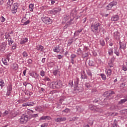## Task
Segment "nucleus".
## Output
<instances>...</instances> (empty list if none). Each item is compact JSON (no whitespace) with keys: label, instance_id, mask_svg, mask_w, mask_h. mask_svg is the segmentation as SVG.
<instances>
[{"label":"nucleus","instance_id":"18","mask_svg":"<svg viewBox=\"0 0 127 127\" xmlns=\"http://www.w3.org/2000/svg\"><path fill=\"white\" fill-rule=\"evenodd\" d=\"M8 61H9V58L8 57V56L6 59H2V62L4 65H7V62H8Z\"/></svg>","mask_w":127,"mask_h":127},{"label":"nucleus","instance_id":"19","mask_svg":"<svg viewBox=\"0 0 127 127\" xmlns=\"http://www.w3.org/2000/svg\"><path fill=\"white\" fill-rule=\"evenodd\" d=\"M81 78L82 80H84V79H88V76H87V74L85 73L84 71L81 73Z\"/></svg>","mask_w":127,"mask_h":127},{"label":"nucleus","instance_id":"4","mask_svg":"<svg viewBox=\"0 0 127 127\" xmlns=\"http://www.w3.org/2000/svg\"><path fill=\"white\" fill-rule=\"evenodd\" d=\"M28 121V116L27 115H22L20 118V124H26Z\"/></svg>","mask_w":127,"mask_h":127},{"label":"nucleus","instance_id":"39","mask_svg":"<svg viewBox=\"0 0 127 127\" xmlns=\"http://www.w3.org/2000/svg\"><path fill=\"white\" fill-rule=\"evenodd\" d=\"M9 37H10V33H5V39H8Z\"/></svg>","mask_w":127,"mask_h":127},{"label":"nucleus","instance_id":"38","mask_svg":"<svg viewBox=\"0 0 127 127\" xmlns=\"http://www.w3.org/2000/svg\"><path fill=\"white\" fill-rule=\"evenodd\" d=\"M34 105H35V103L33 102H28V107H33Z\"/></svg>","mask_w":127,"mask_h":127},{"label":"nucleus","instance_id":"58","mask_svg":"<svg viewBox=\"0 0 127 127\" xmlns=\"http://www.w3.org/2000/svg\"><path fill=\"white\" fill-rule=\"evenodd\" d=\"M122 69L124 70V71H127V67H126V66L124 65L123 67H122Z\"/></svg>","mask_w":127,"mask_h":127},{"label":"nucleus","instance_id":"55","mask_svg":"<svg viewBox=\"0 0 127 127\" xmlns=\"http://www.w3.org/2000/svg\"><path fill=\"white\" fill-rule=\"evenodd\" d=\"M31 117L32 118H37V117H38V114H32L31 115Z\"/></svg>","mask_w":127,"mask_h":127},{"label":"nucleus","instance_id":"47","mask_svg":"<svg viewBox=\"0 0 127 127\" xmlns=\"http://www.w3.org/2000/svg\"><path fill=\"white\" fill-rule=\"evenodd\" d=\"M60 122L61 123V122H65L66 119L65 117H61V118H60Z\"/></svg>","mask_w":127,"mask_h":127},{"label":"nucleus","instance_id":"1","mask_svg":"<svg viewBox=\"0 0 127 127\" xmlns=\"http://www.w3.org/2000/svg\"><path fill=\"white\" fill-rule=\"evenodd\" d=\"M100 26H101V24L98 22L92 23L90 27L91 31L94 33H95V34L99 33V32L101 31V30H100Z\"/></svg>","mask_w":127,"mask_h":127},{"label":"nucleus","instance_id":"49","mask_svg":"<svg viewBox=\"0 0 127 127\" xmlns=\"http://www.w3.org/2000/svg\"><path fill=\"white\" fill-rule=\"evenodd\" d=\"M40 74L41 76H42V77H44V76H45V72H44V71L42 70L40 71Z\"/></svg>","mask_w":127,"mask_h":127},{"label":"nucleus","instance_id":"26","mask_svg":"<svg viewBox=\"0 0 127 127\" xmlns=\"http://www.w3.org/2000/svg\"><path fill=\"white\" fill-rule=\"evenodd\" d=\"M29 8L30 11H33V8H34V4L32 3H30L29 5Z\"/></svg>","mask_w":127,"mask_h":127},{"label":"nucleus","instance_id":"51","mask_svg":"<svg viewBox=\"0 0 127 127\" xmlns=\"http://www.w3.org/2000/svg\"><path fill=\"white\" fill-rule=\"evenodd\" d=\"M55 121L56 122V123H61L60 122V118H55Z\"/></svg>","mask_w":127,"mask_h":127},{"label":"nucleus","instance_id":"63","mask_svg":"<svg viewBox=\"0 0 127 127\" xmlns=\"http://www.w3.org/2000/svg\"><path fill=\"white\" fill-rule=\"evenodd\" d=\"M4 0H0V5H1L3 3Z\"/></svg>","mask_w":127,"mask_h":127},{"label":"nucleus","instance_id":"34","mask_svg":"<svg viewBox=\"0 0 127 127\" xmlns=\"http://www.w3.org/2000/svg\"><path fill=\"white\" fill-rule=\"evenodd\" d=\"M110 4L111 5V6L113 7V6H115L117 5V4H118V2L116 1H113L111 2H110Z\"/></svg>","mask_w":127,"mask_h":127},{"label":"nucleus","instance_id":"31","mask_svg":"<svg viewBox=\"0 0 127 127\" xmlns=\"http://www.w3.org/2000/svg\"><path fill=\"white\" fill-rule=\"evenodd\" d=\"M77 54H78V55H81V54H83V51H82L80 48L77 49Z\"/></svg>","mask_w":127,"mask_h":127},{"label":"nucleus","instance_id":"43","mask_svg":"<svg viewBox=\"0 0 127 127\" xmlns=\"http://www.w3.org/2000/svg\"><path fill=\"white\" fill-rule=\"evenodd\" d=\"M0 22H4V21H5V18H4V17L1 16L0 17Z\"/></svg>","mask_w":127,"mask_h":127},{"label":"nucleus","instance_id":"27","mask_svg":"<svg viewBox=\"0 0 127 127\" xmlns=\"http://www.w3.org/2000/svg\"><path fill=\"white\" fill-rule=\"evenodd\" d=\"M106 72L108 77H110L112 75V70L111 69H108L107 71H106Z\"/></svg>","mask_w":127,"mask_h":127},{"label":"nucleus","instance_id":"44","mask_svg":"<svg viewBox=\"0 0 127 127\" xmlns=\"http://www.w3.org/2000/svg\"><path fill=\"white\" fill-rule=\"evenodd\" d=\"M23 25H27V24H29L30 23V21L29 20H27L26 21L23 22Z\"/></svg>","mask_w":127,"mask_h":127},{"label":"nucleus","instance_id":"52","mask_svg":"<svg viewBox=\"0 0 127 127\" xmlns=\"http://www.w3.org/2000/svg\"><path fill=\"white\" fill-rule=\"evenodd\" d=\"M113 7L109 3L107 6V9H108V10H110Z\"/></svg>","mask_w":127,"mask_h":127},{"label":"nucleus","instance_id":"2","mask_svg":"<svg viewBox=\"0 0 127 127\" xmlns=\"http://www.w3.org/2000/svg\"><path fill=\"white\" fill-rule=\"evenodd\" d=\"M50 86L53 89H60V88H62V82L61 81L53 82L50 84Z\"/></svg>","mask_w":127,"mask_h":127},{"label":"nucleus","instance_id":"11","mask_svg":"<svg viewBox=\"0 0 127 127\" xmlns=\"http://www.w3.org/2000/svg\"><path fill=\"white\" fill-rule=\"evenodd\" d=\"M45 120H47L48 121H51L52 118L50 116H42L39 120L40 121H45Z\"/></svg>","mask_w":127,"mask_h":127},{"label":"nucleus","instance_id":"48","mask_svg":"<svg viewBox=\"0 0 127 127\" xmlns=\"http://www.w3.org/2000/svg\"><path fill=\"white\" fill-rule=\"evenodd\" d=\"M22 55H23V57H27V56H28V54L25 51L23 52Z\"/></svg>","mask_w":127,"mask_h":127},{"label":"nucleus","instance_id":"7","mask_svg":"<svg viewBox=\"0 0 127 127\" xmlns=\"http://www.w3.org/2000/svg\"><path fill=\"white\" fill-rule=\"evenodd\" d=\"M13 0H8L6 3V9L7 10H10L11 9V6L13 5Z\"/></svg>","mask_w":127,"mask_h":127},{"label":"nucleus","instance_id":"56","mask_svg":"<svg viewBox=\"0 0 127 127\" xmlns=\"http://www.w3.org/2000/svg\"><path fill=\"white\" fill-rule=\"evenodd\" d=\"M69 85H70L71 87H73V80H70L69 81Z\"/></svg>","mask_w":127,"mask_h":127},{"label":"nucleus","instance_id":"50","mask_svg":"<svg viewBox=\"0 0 127 127\" xmlns=\"http://www.w3.org/2000/svg\"><path fill=\"white\" fill-rule=\"evenodd\" d=\"M70 110L68 108L65 109L63 111V113H66V114H67V113H69Z\"/></svg>","mask_w":127,"mask_h":127},{"label":"nucleus","instance_id":"41","mask_svg":"<svg viewBox=\"0 0 127 127\" xmlns=\"http://www.w3.org/2000/svg\"><path fill=\"white\" fill-rule=\"evenodd\" d=\"M0 86L1 87H4V81H3V80H2V79L0 80Z\"/></svg>","mask_w":127,"mask_h":127},{"label":"nucleus","instance_id":"28","mask_svg":"<svg viewBox=\"0 0 127 127\" xmlns=\"http://www.w3.org/2000/svg\"><path fill=\"white\" fill-rule=\"evenodd\" d=\"M87 74L88 76H89L90 79H92L93 77V76L92 75V72H91V70H87L86 71Z\"/></svg>","mask_w":127,"mask_h":127},{"label":"nucleus","instance_id":"22","mask_svg":"<svg viewBox=\"0 0 127 127\" xmlns=\"http://www.w3.org/2000/svg\"><path fill=\"white\" fill-rule=\"evenodd\" d=\"M73 81H74V85L75 86V87L76 86H78V85H79V78L78 77H75L74 79H73Z\"/></svg>","mask_w":127,"mask_h":127},{"label":"nucleus","instance_id":"14","mask_svg":"<svg viewBox=\"0 0 127 127\" xmlns=\"http://www.w3.org/2000/svg\"><path fill=\"white\" fill-rule=\"evenodd\" d=\"M53 73L54 75V76L60 77V71H59V69H55L53 70Z\"/></svg>","mask_w":127,"mask_h":127},{"label":"nucleus","instance_id":"54","mask_svg":"<svg viewBox=\"0 0 127 127\" xmlns=\"http://www.w3.org/2000/svg\"><path fill=\"white\" fill-rule=\"evenodd\" d=\"M22 107H28V102H26V103H23L22 105Z\"/></svg>","mask_w":127,"mask_h":127},{"label":"nucleus","instance_id":"21","mask_svg":"<svg viewBox=\"0 0 127 127\" xmlns=\"http://www.w3.org/2000/svg\"><path fill=\"white\" fill-rule=\"evenodd\" d=\"M82 31H83V29L82 28H80L79 30H77L74 33V36H78L79 34H80L81 32H82Z\"/></svg>","mask_w":127,"mask_h":127},{"label":"nucleus","instance_id":"53","mask_svg":"<svg viewBox=\"0 0 127 127\" xmlns=\"http://www.w3.org/2000/svg\"><path fill=\"white\" fill-rule=\"evenodd\" d=\"M48 126V124L47 123H44L41 125V127H46Z\"/></svg>","mask_w":127,"mask_h":127},{"label":"nucleus","instance_id":"17","mask_svg":"<svg viewBox=\"0 0 127 127\" xmlns=\"http://www.w3.org/2000/svg\"><path fill=\"white\" fill-rule=\"evenodd\" d=\"M30 76H31L32 78H35L36 79L37 77H38V75L35 72L32 71L29 73Z\"/></svg>","mask_w":127,"mask_h":127},{"label":"nucleus","instance_id":"15","mask_svg":"<svg viewBox=\"0 0 127 127\" xmlns=\"http://www.w3.org/2000/svg\"><path fill=\"white\" fill-rule=\"evenodd\" d=\"M113 36L116 39H119L120 38V36H121V34L120 32L116 31L114 32Z\"/></svg>","mask_w":127,"mask_h":127},{"label":"nucleus","instance_id":"33","mask_svg":"<svg viewBox=\"0 0 127 127\" xmlns=\"http://www.w3.org/2000/svg\"><path fill=\"white\" fill-rule=\"evenodd\" d=\"M100 76L102 79V80H104V81H106L107 80V77L106 76V75L104 73L100 74Z\"/></svg>","mask_w":127,"mask_h":127},{"label":"nucleus","instance_id":"57","mask_svg":"<svg viewBox=\"0 0 127 127\" xmlns=\"http://www.w3.org/2000/svg\"><path fill=\"white\" fill-rule=\"evenodd\" d=\"M57 58H58L59 59H62L63 56H62L61 55H58L57 56Z\"/></svg>","mask_w":127,"mask_h":127},{"label":"nucleus","instance_id":"3","mask_svg":"<svg viewBox=\"0 0 127 127\" xmlns=\"http://www.w3.org/2000/svg\"><path fill=\"white\" fill-rule=\"evenodd\" d=\"M42 20L43 22H44L46 24H51V23H52L53 22L52 19H50V18L48 17H42Z\"/></svg>","mask_w":127,"mask_h":127},{"label":"nucleus","instance_id":"42","mask_svg":"<svg viewBox=\"0 0 127 127\" xmlns=\"http://www.w3.org/2000/svg\"><path fill=\"white\" fill-rule=\"evenodd\" d=\"M76 57H77V56L75 54H72L70 56V59L71 60H74V59H75V58H76Z\"/></svg>","mask_w":127,"mask_h":127},{"label":"nucleus","instance_id":"16","mask_svg":"<svg viewBox=\"0 0 127 127\" xmlns=\"http://www.w3.org/2000/svg\"><path fill=\"white\" fill-rule=\"evenodd\" d=\"M28 41V39L27 38H23L20 41V44H25L26 42Z\"/></svg>","mask_w":127,"mask_h":127},{"label":"nucleus","instance_id":"37","mask_svg":"<svg viewBox=\"0 0 127 127\" xmlns=\"http://www.w3.org/2000/svg\"><path fill=\"white\" fill-rule=\"evenodd\" d=\"M126 102H127V98L124 99H122L120 101H119V104H123V103H126Z\"/></svg>","mask_w":127,"mask_h":127},{"label":"nucleus","instance_id":"64","mask_svg":"<svg viewBox=\"0 0 127 127\" xmlns=\"http://www.w3.org/2000/svg\"><path fill=\"white\" fill-rule=\"evenodd\" d=\"M45 58H43L42 60V63H45Z\"/></svg>","mask_w":127,"mask_h":127},{"label":"nucleus","instance_id":"45","mask_svg":"<svg viewBox=\"0 0 127 127\" xmlns=\"http://www.w3.org/2000/svg\"><path fill=\"white\" fill-rule=\"evenodd\" d=\"M114 52L113 51V49H110L108 51V54L109 55H113Z\"/></svg>","mask_w":127,"mask_h":127},{"label":"nucleus","instance_id":"40","mask_svg":"<svg viewBox=\"0 0 127 127\" xmlns=\"http://www.w3.org/2000/svg\"><path fill=\"white\" fill-rule=\"evenodd\" d=\"M100 43L101 46H105V41L104 40V39H101L100 41Z\"/></svg>","mask_w":127,"mask_h":127},{"label":"nucleus","instance_id":"12","mask_svg":"<svg viewBox=\"0 0 127 127\" xmlns=\"http://www.w3.org/2000/svg\"><path fill=\"white\" fill-rule=\"evenodd\" d=\"M59 11H61V8L60 7L54 8L52 10V12H53L54 14H56V13H58Z\"/></svg>","mask_w":127,"mask_h":127},{"label":"nucleus","instance_id":"59","mask_svg":"<svg viewBox=\"0 0 127 127\" xmlns=\"http://www.w3.org/2000/svg\"><path fill=\"white\" fill-rule=\"evenodd\" d=\"M28 64H32V60H31V59H29L28 60Z\"/></svg>","mask_w":127,"mask_h":127},{"label":"nucleus","instance_id":"60","mask_svg":"<svg viewBox=\"0 0 127 127\" xmlns=\"http://www.w3.org/2000/svg\"><path fill=\"white\" fill-rule=\"evenodd\" d=\"M21 21L22 23L26 21V17H23V19H22Z\"/></svg>","mask_w":127,"mask_h":127},{"label":"nucleus","instance_id":"46","mask_svg":"<svg viewBox=\"0 0 127 127\" xmlns=\"http://www.w3.org/2000/svg\"><path fill=\"white\" fill-rule=\"evenodd\" d=\"M84 85H85V87H86V88H91V85L90 84V83L89 82H86Z\"/></svg>","mask_w":127,"mask_h":127},{"label":"nucleus","instance_id":"6","mask_svg":"<svg viewBox=\"0 0 127 127\" xmlns=\"http://www.w3.org/2000/svg\"><path fill=\"white\" fill-rule=\"evenodd\" d=\"M89 109L91 110V111H93V112H100L101 109L93 105H90L89 106Z\"/></svg>","mask_w":127,"mask_h":127},{"label":"nucleus","instance_id":"29","mask_svg":"<svg viewBox=\"0 0 127 127\" xmlns=\"http://www.w3.org/2000/svg\"><path fill=\"white\" fill-rule=\"evenodd\" d=\"M17 68H18V65L16 64H13L12 65V69L14 70H17Z\"/></svg>","mask_w":127,"mask_h":127},{"label":"nucleus","instance_id":"36","mask_svg":"<svg viewBox=\"0 0 127 127\" xmlns=\"http://www.w3.org/2000/svg\"><path fill=\"white\" fill-rule=\"evenodd\" d=\"M114 53L117 55V56H120V52H119V51H118L117 48H115L114 50Z\"/></svg>","mask_w":127,"mask_h":127},{"label":"nucleus","instance_id":"25","mask_svg":"<svg viewBox=\"0 0 127 127\" xmlns=\"http://www.w3.org/2000/svg\"><path fill=\"white\" fill-rule=\"evenodd\" d=\"M111 127H118V121L115 120L113 123L112 124Z\"/></svg>","mask_w":127,"mask_h":127},{"label":"nucleus","instance_id":"5","mask_svg":"<svg viewBox=\"0 0 127 127\" xmlns=\"http://www.w3.org/2000/svg\"><path fill=\"white\" fill-rule=\"evenodd\" d=\"M17 8H18V4L17 2L14 3L12 5V7L11 8V12L13 14L16 13L17 12Z\"/></svg>","mask_w":127,"mask_h":127},{"label":"nucleus","instance_id":"30","mask_svg":"<svg viewBox=\"0 0 127 127\" xmlns=\"http://www.w3.org/2000/svg\"><path fill=\"white\" fill-rule=\"evenodd\" d=\"M13 43V41H12V40L11 39V38H9L8 39V45H9V46H11Z\"/></svg>","mask_w":127,"mask_h":127},{"label":"nucleus","instance_id":"10","mask_svg":"<svg viewBox=\"0 0 127 127\" xmlns=\"http://www.w3.org/2000/svg\"><path fill=\"white\" fill-rule=\"evenodd\" d=\"M119 19H120V16L119 15H113L111 18V21H118Z\"/></svg>","mask_w":127,"mask_h":127},{"label":"nucleus","instance_id":"32","mask_svg":"<svg viewBox=\"0 0 127 127\" xmlns=\"http://www.w3.org/2000/svg\"><path fill=\"white\" fill-rule=\"evenodd\" d=\"M37 50H40V51H43V49H44V47H43V46L40 45L38 47H37Z\"/></svg>","mask_w":127,"mask_h":127},{"label":"nucleus","instance_id":"35","mask_svg":"<svg viewBox=\"0 0 127 127\" xmlns=\"http://www.w3.org/2000/svg\"><path fill=\"white\" fill-rule=\"evenodd\" d=\"M8 111L5 110L4 113L2 114L1 113V115H2V117H6V116H7L8 115Z\"/></svg>","mask_w":127,"mask_h":127},{"label":"nucleus","instance_id":"23","mask_svg":"<svg viewBox=\"0 0 127 127\" xmlns=\"http://www.w3.org/2000/svg\"><path fill=\"white\" fill-rule=\"evenodd\" d=\"M65 97H62L60 99V103L62 105H65Z\"/></svg>","mask_w":127,"mask_h":127},{"label":"nucleus","instance_id":"62","mask_svg":"<svg viewBox=\"0 0 127 127\" xmlns=\"http://www.w3.org/2000/svg\"><path fill=\"white\" fill-rule=\"evenodd\" d=\"M15 48H16V45H14L12 47V49L13 50H14V49H15Z\"/></svg>","mask_w":127,"mask_h":127},{"label":"nucleus","instance_id":"24","mask_svg":"<svg viewBox=\"0 0 127 127\" xmlns=\"http://www.w3.org/2000/svg\"><path fill=\"white\" fill-rule=\"evenodd\" d=\"M53 51L54 52H56V53H59L60 52V49H59V46H56L53 49Z\"/></svg>","mask_w":127,"mask_h":127},{"label":"nucleus","instance_id":"13","mask_svg":"<svg viewBox=\"0 0 127 127\" xmlns=\"http://www.w3.org/2000/svg\"><path fill=\"white\" fill-rule=\"evenodd\" d=\"M119 44L120 49H123V50H125V49L127 48V44H126V43L120 42Z\"/></svg>","mask_w":127,"mask_h":127},{"label":"nucleus","instance_id":"8","mask_svg":"<svg viewBox=\"0 0 127 127\" xmlns=\"http://www.w3.org/2000/svg\"><path fill=\"white\" fill-rule=\"evenodd\" d=\"M7 45V43L5 42H3L0 45V51L1 52H3L4 50H5V48H6V46Z\"/></svg>","mask_w":127,"mask_h":127},{"label":"nucleus","instance_id":"61","mask_svg":"<svg viewBox=\"0 0 127 127\" xmlns=\"http://www.w3.org/2000/svg\"><path fill=\"white\" fill-rule=\"evenodd\" d=\"M108 94L110 95H114V94H115V92L114 91H109Z\"/></svg>","mask_w":127,"mask_h":127},{"label":"nucleus","instance_id":"9","mask_svg":"<svg viewBox=\"0 0 127 127\" xmlns=\"http://www.w3.org/2000/svg\"><path fill=\"white\" fill-rule=\"evenodd\" d=\"M11 91H12V85H11V84H9L7 87L6 96H10Z\"/></svg>","mask_w":127,"mask_h":127},{"label":"nucleus","instance_id":"20","mask_svg":"<svg viewBox=\"0 0 127 127\" xmlns=\"http://www.w3.org/2000/svg\"><path fill=\"white\" fill-rule=\"evenodd\" d=\"M75 87V90L79 92H82L83 91V85H77Z\"/></svg>","mask_w":127,"mask_h":127}]
</instances>
